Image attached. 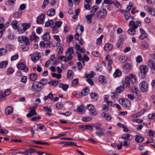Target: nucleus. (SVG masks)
Here are the masks:
<instances>
[{
	"label": "nucleus",
	"mask_w": 155,
	"mask_h": 155,
	"mask_svg": "<svg viewBox=\"0 0 155 155\" xmlns=\"http://www.w3.org/2000/svg\"><path fill=\"white\" fill-rule=\"evenodd\" d=\"M5 97L4 92L2 91H0V99H4Z\"/></svg>",
	"instance_id": "0e129e2a"
},
{
	"label": "nucleus",
	"mask_w": 155,
	"mask_h": 155,
	"mask_svg": "<svg viewBox=\"0 0 155 155\" xmlns=\"http://www.w3.org/2000/svg\"><path fill=\"white\" fill-rule=\"evenodd\" d=\"M90 95L92 99L94 101H97L98 98L97 94L95 92H91Z\"/></svg>",
	"instance_id": "412c9836"
},
{
	"label": "nucleus",
	"mask_w": 155,
	"mask_h": 155,
	"mask_svg": "<svg viewBox=\"0 0 155 155\" xmlns=\"http://www.w3.org/2000/svg\"><path fill=\"white\" fill-rule=\"evenodd\" d=\"M113 48L112 45L110 44H106L105 45L104 49L105 51H110Z\"/></svg>",
	"instance_id": "c85d7f7f"
},
{
	"label": "nucleus",
	"mask_w": 155,
	"mask_h": 155,
	"mask_svg": "<svg viewBox=\"0 0 155 155\" xmlns=\"http://www.w3.org/2000/svg\"><path fill=\"white\" fill-rule=\"evenodd\" d=\"M91 3H87L86 4L85 3L84 7L86 10H89L91 9Z\"/></svg>",
	"instance_id": "13d9d810"
},
{
	"label": "nucleus",
	"mask_w": 155,
	"mask_h": 155,
	"mask_svg": "<svg viewBox=\"0 0 155 155\" xmlns=\"http://www.w3.org/2000/svg\"><path fill=\"white\" fill-rule=\"evenodd\" d=\"M119 103L125 107H129L131 106L130 101L127 99H120L119 100Z\"/></svg>",
	"instance_id": "39448f33"
},
{
	"label": "nucleus",
	"mask_w": 155,
	"mask_h": 155,
	"mask_svg": "<svg viewBox=\"0 0 155 155\" xmlns=\"http://www.w3.org/2000/svg\"><path fill=\"white\" fill-rule=\"evenodd\" d=\"M30 41H34L35 42H38L39 40V38L36 35L35 32H33L32 35L29 36Z\"/></svg>",
	"instance_id": "2eb2a0df"
},
{
	"label": "nucleus",
	"mask_w": 155,
	"mask_h": 155,
	"mask_svg": "<svg viewBox=\"0 0 155 155\" xmlns=\"http://www.w3.org/2000/svg\"><path fill=\"white\" fill-rule=\"evenodd\" d=\"M80 127L81 128H84L88 130H91L93 129L92 126L91 125H81L80 126Z\"/></svg>",
	"instance_id": "37998d69"
},
{
	"label": "nucleus",
	"mask_w": 155,
	"mask_h": 155,
	"mask_svg": "<svg viewBox=\"0 0 155 155\" xmlns=\"http://www.w3.org/2000/svg\"><path fill=\"white\" fill-rule=\"evenodd\" d=\"M111 97L114 100H116L118 98V95L115 92H112L111 93Z\"/></svg>",
	"instance_id": "a19ab883"
},
{
	"label": "nucleus",
	"mask_w": 155,
	"mask_h": 155,
	"mask_svg": "<svg viewBox=\"0 0 155 155\" xmlns=\"http://www.w3.org/2000/svg\"><path fill=\"white\" fill-rule=\"evenodd\" d=\"M47 83V82L43 83L41 81H35L32 84V88L34 91H40L44 88V86Z\"/></svg>",
	"instance_id": "7ed1b4c3"
},
{
	"label": "nucleus",
	"mask_w": 155,
	"mask_h": 155,
	"mask_svg": "<svg viewBox=\"0 0 155 155\" xmlns=\"http://www.w3.org/2000/svg\"><path fill=\"white\" fill-rule=\"evenodd\" d=\"M95 75V73L93 71H91L90 74L85 75V78L90 79L91 78H92Z\"/></svg>",
	"instance_id": "c9c22d12"
},
{
	"label": "nucleus",
	"mask_w": 155,
	"mask_h": 155,
	"mask_svg": "<svg viewBox=\"0 0 155 155\" xmlns=\"http://www.w3.org/2000/svg\"><path fill=\"white\" fill-rule=\"evenodd\" d=\"M17 67L19 69L23 70L25 72H26L28 71V68L23 63H21L18 64Z\"/></svg>",
	"instance_id": "4468645a"
},
{
	"label": "nucleus",
	"mask_w": 155,
	"mask_h": 155,
	"mask_svg": "<svg viewBox=\"0 0 155 155\" xmlns=\"http://www.w3.org/2000/svg\"><path fill=\"white\" fill-rule=\"evenodd\" d=\"M95 133L96 135L99 137H101V136H104L105 135V133L101 131L99 132L96 131Z\"/></svg>",
	"instance_id": "680f3d73"
},
{
	"label": "nucleus",
	"mask_w": 155,
	"mask_h": 155,
	"mask_svg": "<svg viewBox=\"0 0 155 155\" xmlns=\"http://www.w3.org/2000/svg\"><path fill=\"white\" fill-rule=\"evenodd\" d=\"M54 25L53 20H50L49 21H47L45 23V26L46 27L51 26L53 29V27L54 26Z\"/></svg>",
	"instance_id": "2f4dec72"
},
{
	"label": "nucleus",
	"mask_w": 155,
	"mask_h": 155,
	"mask_svg": "<svg viewBox=\"0 0 155 155\" xmlns=\"http://www.w3.org/2000/svg\"><path fill=\"white\" fill-rule=\"evenodd\" d=\"M5 112L6 114H10L13 112V109L11 106H8L5 109Z\"/></svg>",
	"instance_id": "ea45409f"
},
{
	"label": "nucleus",
	"mask_w": 155,
	"mask_h": 155,
	"mask_svg": "<svg viewBox=\"0 0 155 155\" xmlns=\"http://www.w3.org/2000/svg\"><path fill=\"white\" fill-rule=\"evenodd\" d=\"M141 25V22L139 21H136L135 22L133 20L131 21L129 23L130 28L127 30V33L130 35H134L136 34L135 29L138 26H140Z\"/></svg>",
	"instance_id": "f257e3e1"
},
{
	"label": "nucleus",
	"mask_w": 155,
	"mask_h": 155,
	"mask_svg": "<svg viewBox=\"0 0 155 155\" xmlns=\"http://www.w3.org/2000/svg\"><path fill=\"white\" fill-rule=\"evenodd\" d=\"M140 31L141 33V35H140L139 37V38L140 39L143 40L147 37V34L142 28H140Z\"/></svg>",
	"instance_id": "dca6fc26"
},
{
	"label": "nucleus",
	"mask_w": 155,
	"mask_h": 155,
	"mask_svg": "<svg viewBox=\"0 0 155 155\" xmlns=\"http://www.w3.org/2000/svg\"><path fill=\"white\" fill-rule=\"evenodd\" d=\"M98 8V6H94L91 8V12L92 13H93V14H94L97 11Z\"/></svg>",
	"instance_id": "09e8293b"
},
{
	"label": "nucleus",
	"mask_w": 155,
	"mask_h": 155,
	"mask_svg": "<svg viewBox=\"0 0 155 155\" xmlns=\"http://www.w3.org/2000/svg\"><path fill=\"white\" fill-rule=\"evenodd\" d=\"M155 134V131L153 130H148L147 132V134L150 137H153Z\"/></svg>",
	"instance_id": "5fc2aeb1"
},
{
	"label": "nucleus",
	"mask_w": 155,
	"mask_h": 155,
	"mask_svg": "<svg viewBox=\"0 0 155 155\" xmlns=\"http://www.w3.org/2000/svg\"><path fill=\"white\" fill-rule=\"evenodd\" d=\"M55 54H53L51 56L50 58V60L53 61L52 63L54 64H55L57 63L56 61V59L55 58Z\"/></svg>",
	"instance_id": "8fccbe9b"
},
{
	"label": "nucleus",
	"mask_w": 155,
	"mask_h": 155,
	"mask_svg": "<svg viewBox=\"0 0 155 155\" xmlns=\"http://www.w3.org/2000/svg\"><path fill=\"white\" fill-rule=\"evenodd\" d=\"M107 13V12L106 9L103 8V11H98L96 13V15L97 17L99 18L102 19L105 18V15Z\"/></svg>",
	"instance_id": "9d476101"
},
{
	"label": "nucleus",
	"mask_w": 155,
	"mask_h": 155,
	"mask_svg": "<svg viewBox=\"0 0 155 155\" xmlns=\"http://www.w3.org/2000/svg\"><path fill=\"white\" fill-rule=\"evenodd\" d=\"M55 13V10L54 8H51L49 9L47 12V14L49 16L54 15Z\"/></svg>",
	"instance_id": "a878e982"
},
{
	"label": "nucleus",
	"mask_w": 155,
	"mask_h": 155,
	"mask_svg": "<svg viewBox=\"0 0 155 155\" xmlns=\"http://www.w3.org/2000/svg\"><path fill=\"white\" fill-rule=\"evenodd\" d=\"M78 79L75 78L73 80L72 82V86H75L77 85L78 82Z\"/></svg>",
	"instance_id": "052dcab7"
},
{
	"label": "nucleus",
	"mask_w": 155,
	"mask_h": 155,
	"mask_svg": "<svg viewBox=\"0 0 155 155\" xmlns=\"http://www.w3.org/2000/svg\"><path fill=\"white\" fill-rule=\"evenodd\" d=\"M99 81L102 83H105L107 81L105 79V78L102 76H101L99 78Z\"/></svg>",
	"instance_id": "79ce46f5"
},
{
	"label": "nucleus",
	"mask_w": 155,
	"mask_h": 155,
	"mask_svg": "<svg viewBox=\"0 0 155 155\" xmlns=\"http://www.w3.org/2000/svg\"><path fill=\"white\" fill-rule=\"evenodd\" d=\"M88 88L87 87H85L83 89L81 92V94L82 96L86 95L88 94V92L87 91Z\"/></svg>",
	"instance_id": "49530a36"
},
{
	"label": "nucleus",
	"mask_w": 155,
	"mask_h": 155,
	"mask_svg": "<svg viewBox=\"0 0 155 155\" xmlns=\"http://www.w3.org/2000/svg\"><path fill=\"white\" fill-rule=\"evenodd\" d=\"M102 115L103 118L106 120H110L112 119V117L110 114L108 113H103Z\"/></svg>",
	"instance_id": "4be33fe9"
},
{
	"label": "nucleus",
	"mask_w": 155,
	"mask_h": 155,
	"mask_svg": "<svg viewBox=\"0 0 155 155\" xmlns=\"http://www.w3.org/2000/svg\"><path fill=\"white\" fill-rule=\"evenodd\" d=\"M92 119V118L91 117H83L82 118V121L84 122H87L91 120Z\"/></svg>",
	"instance_id": "69168bd1"
},
{
	"label": "nucleus",
	"mask_w": 155,
	"mask_h": 155,
	"mask_svg": "<svg viewBox=\"0 0 155 155\" xmlns=\"http://www.w3.org/2000/svg\"><path fill=\"white\" fill-rule=\"evenodd\" d=\"M94 15V14H91L87 15L86 16V18L87 19V22L88 23H91L92 22V18Z\"/></svg>",
	"instance_id": "cd10ccee"
},
{
	"label": "nucleus",
	"mask_w": 155,
	"mask_h": 155,
	"mask_svg": "<svg viewBox=\"0 0 155 155\" xmlns=\"http://www.w3.org/2000/svg\"><path fill=\"white\" fill-rule=\"evenodd\" d=\"M122 145L124 147H127L130 144V142L128 140H126L122 142Z\"/></svg>",
	"instance_id": "603ef678"
},
{
	"label": "nucleus",
	"mask_w": 155,
	"mask_h": 155,
	"mask_svg": "<svg viewBox=\"0 0 155 155\" xmlns=\"http://www.w3.org/2000/svg\"><path fill=\"white\" fill-rule=\"evenodd\" d=\"M87 108L90 111L89 113L91 115H95L96 114L95 113L96 110L94 107L91 104L87 105Z\"/></svg>",
	"instance_id": "f8f14e48"
},
{
	"label": "nucleus",
	"mask_w": 155,
	"mask_h": 155,
	"mask_svg": "<svg viewBox=\"0 0 155 155\" xmlns=\"http://www.w3.org/2000/svg\"><path fill=\"white\" fill-rule=\"evenodd\" d=\"M8 61H2L0 63V68H5L7 65Z\"/></svg>",
	"instance_id": "473e14b6"
},
{
	"label": "nucleus",
	"mask_w": 155,
	"mask_h": 155,
	"mask_svg": "<svg viewBox=\"0 0 155 155\" xmlns=\"http://www.w3.org/2000/svg\"><path fill=\"white\" fill-rule=\"evenodd\" d=\"M124 86H120L117 87L116 89V92L118 93H121L124 90Z\"/></svg>",
	"instance_id": "c756f323"
},
{
	"label": "nucleus",
	"mask_w": 155,
	"mask_h": 155,
	"mask_svg": "<svg viewBox=\"0 0 155 155\" xmlns=\"http://www.w3.org/2000/svg\"><path fill=\"white\" fill-rule=\"evenodd\" d=\"M130 78L129 76H127L126 77L125 79V84H124V86L127 87H130V81L131 79H134L135 80V78L134 77V75L133 74H130Z\"/></svg>",
	"instance_id": "1a4fd4ad"
},
{
	"label": "nucleus",
	"mask_w": 155,
	"mask_h": 155,
	"mask_svg": "<svg viewBox=\"0 0 155 155\" xmlns=\"http://www.w3.org/2000/svg\"><path fill=\"white\" fill-rule=\"evenodd\" d=\"M123 68L124 69L129 70L131 68V64L130 63H126L123 65Z\"/></svg>",
	"instance_id": "c03bdc74"
},
{
	"label": "nucleus",
	"mask_w": 155,
	"mask_h": 155,
	"mask_svg": "<svg viewBox=\"0 0 155 155\" xmlns=\"http://www.w3.org/2000/svg\"><path fill=\"white\" fill-rule=\"evenodd\" d=\"M18 41L21 43H24L25 45H30V42L29 38L26 36H21L18 38Z\"/></svg>",
	"instance_id": "6e6552de"
},
{
	"label": "nucleus",
	"mask_w": 155,
	"mask_h": 155,
	"mask_svg": "<svg viewBox=\"0 0 155 155\" xmlns=\"http://www.w3.org/2000/svg\"><path fill=\"white\" fill-rule=\"evenodd\" d=\"M149 67L155 71V62L151 59H150L147 62Z\"/></svg>",
	"instance_id": "6ab92c4d"
},
{
	"label": "nucleus",
	"mask_w": 155,
	"mask_h": 155,
	"mask_svg": "<svg viewBox=\"0 0 155 155\" xmlns=\"http://www.w3.org/2000/svg\"><path fill=\"white\" fill-rule=\"evenodd\" d=\"M49 0H44L43 4L42 5V9H44L46 6L48 4Z\"/></svg>",
	"instance_id": "bf43d9fd"
},
{
	"label": "nucleus",
	"mask_w": 155,
	"mask_h": 155,
	"mask_svg": "<svg viewBox=\"0 0 155 155\" xmlns=\"http://www.w3.org/2000/svg\"><path fill=\"white\" fill-rule=\"evenodd\" d=\"M144 8L150 14L151 13H152L153 11H152L151 8L150 6H149L148 5H145L144 6Z\"/></svg>",
	"instance_id": "6e6d98bb"
},
{
	"label": "nucleus",
	"mask_w": 155,
	"mask_h": 155,
	"mask_svg": "<svg viewBox=\"0 0 155 155\" xmlns=\"http://www.w3.org/2000/svg\"><path fill=\"white\" fill-rule=\"evenodd\" d=\"M62 22L61 21H58L54 23L53 22L54 27H53V29L51 31L53 33H57L58 32V27H60L61 26Z\"/></svg>",
	"instance_id": "423d86ee"
},
{
	"label": "nucleus",
	"mask_w": 155,
	"mask_h": 155,
	"mask_svg": "<svg viewBox=\"0 0 155 155\" xmlns=\"http://www.w3.org/2000/svg\"><path fill=\"white\" fill-rule=\"evenodd\" d=\"M140 88L142 92H147L148 90V84L145 81L141 82L140 84Z\"/></svg>",
	"instance_id": "0eeeda50"
},
{
	"label": "nucleus",
	"mask_w": 155,
	"mask_h": 155,
	"mask_svg": "<svg viewBox=\"0 0 155 155\" xmlns=\"http://www.w3.org/2000/svg\"><path fill=\"white\" fill-rule=\"evenodd\" d=\"M121 74L122 73L121 71L118 69H117L114 74V75L115 77H116L120 76Z\"/></svg>",
	"instance_id": "58836bf2"
},
{
	"label": "nucleus",
	"mask_w": 155,
	"mask_h": 155,
	"mask_svg": "<svg viewBox=\"0 0 155 155\" xmlns=\"http://www.w3.org/2000/svg\"><path fill=\"white\" fill-rule=\"evenodd\" d=\"M135 137V140L138 142L141 143L144 139V138L139 135H136Z\"/></svg>",
	"instance_id": "7c9ffc66"
},
{
	"label": "nucleus",
	"mask_w": 155,
	"mask_h": 155,
	"mask_svg": "<svg viewBox=\"0 0 155 155\" xmlns=\"http://www.w3.org/2000/svg\"><path fill=\"white\" fill-rule=\"evenodd\" d=\"M7 52V50L4 48H1L0 49V56L5 55Z\"/></svg>",
	"instance_id": "a18cd8bd"
},
{
	"label": "nucleus",
	"mask_w": 155,
	"mask_h": 155,
	"mask_svg": "<svg viewBox=\"0 0 155 155\" xmlns=\"http://www.w3.org/2000/svg\"><path fill=\"white\" fill-rule=\"evenodd\" d=\"M43 39L45 41H47L50 39V36L49 33L46 32L43 36Z\"/></svg>",
	"instance_id": "5701e85b"
},
{
	"label": "nucleus",
	"mask_w": 155,
	"mask_h": 155,
	"mask_svg": "<svg viewBox=\"0 0 155 155\" xmlns=\"http://www.w3.org/2000/svg\"><path fill=\"white\" fill-rule=\"evenodd\" d=\"M73 76L72 72L71 70H69L67 73V78H70L71 77H72V76Z\"/></svg>",
	"instance_id": "338daca9"
},
{
	"label": "nucleus",
	"mask_w": 155,
	"mask_h": 155,
	"mask_svg": "<svg viewBox=\"0 0 155 155\" xmlns=\"http://www.w3.org/2000/svg\"><path fill=\"white\" fill-rule=\"evenodd\" d=\"M31 24L30 23H24L22 25L23 29H18V32L21 33H23L24 32L26 31L27 29L29 28L31 26Z\"/></svg>",
	"instance_id": "9b49d317"
},
{
	"label": "nucleus",
	"mask_w": 155,
	"mask_h": 155,
	"mask_svg": "<svg viewBox=\"0 0 155 155\" xmlns=\"http://www.w3.org/2000/svg\"><path fill=\"white\" fill-rule=\"evenodd\" d=\"M29 77L31 80L35 81L37 79L38 75L36 73H33L30 74Z\"/></svg>",
	"instance_id": "393cba45"
},
{
	"label": "nucleus",
	"mask_w": 155,
	"mask_h": 155,
	"mask_svg": "<svg viewBox=\"0 0 155 155\" xmlns=\"http://www.w3.org/2000/svg\"><path fill=\"white\" fill-rule=\"evenodd\" d=\"M21 11H18L16 12L15 13L13 17L14 18H20L21 15Z\"/></svg>",
	"instance_id": "4c0bfd02"
},
{
	"label": "nucleus",
	"mask_w": 155,
	"mask_h": 155,
	"mask_svg": "<svg viewBox=\"0 0 155 155\" xmlns=\"http://www.w3.org/2000/svg\"><path fill=\"white\" fill-rule=\"evenodd\" d=\"M140 72L139 73V75L141 78H144L145 77V75L148 70V68L146 65H141L140 67Z\"/></svg>",
	"instance_id": "20e7f679"
},
{
	"label": "nucleus",
	"mask_w": 155,
	"mask_h": 155,
	"mask_svg": "<svg viewBox=\"0 0 155 155\" xmlns=\"http://www.w3.org/2000/svg\"><path fill=\"white\" fill-rule=\"evenodd\" d=\"M136 61L137 62L140 63L142 61V58L140 55L137 56L136 58Z\"/></svg>",
	"instance_id": "774afa93"
},
{
	"label": "nucleus",
	"mask_w": 155,
	"mask_h": 155,
	"mask_svg": "<svg viewBox=\"0 0 155 155\" xmlns=\"http://www.w3.org/2000/svg\"><path fill=\"white\" fill-rule=\"evenodd\" d=\"M52 76L53 77H56L57 78L59 79L61 78V75L60 74H57L55 73L52 74Z\"/></svg>",
	"instance_id": "864d4df0"
},
{
	"label": "nucleus",
	"mask_w": 155,
	"mask_h": 155,
	"mask_svg": "<svg viewBox=\"0 0 155 155\" xmlns=\"http://www.w3.org/2000/svg\"><path fill=\"white\" fill-rule=\"evenodd\" d=\"M74 53V50L72 48H68L67 51L65 53V55L67 56H62L60 57V60L61 61L66 62L71 60L73 58L72 54Z\"/></svg>",
	"instance_id": "f03ea898"
},
{
	"label": "nucleus",
	"mask_w": 155,
	"mask_h": 155,
	"mask_svg": "<svg viewBox=\"0 0 155 155\" xmlns=\"http://www.w3.org/2000/svg\"><path fill=\"white\" fill-rule=\"evenodd\" d=\"M18 21H17L15 20L13 21L12 22V25L13 28L14 29H16L17 28V24Z\"/></svg>",
	"instance_id": "4d7b16f0"
},
{
	"label": "nucleus",
	"mask_w": 155,
	"mask_h": 155,
	"mask_svg": "<svg viewBox=\"0 0 155 155\" xmlns=\"http://www.w3.org/2000/svg\"><path fill=\"white\" fill-rule=\"evenodd\" d=\"M104 37L103 35H101L100 37L97 39L96 41V44L98 45H100L102 42V39Z\"/></svg>",
	"instance_id": "3c124183"
},
{
	"label": "nucleus",
	"mask_w": 155,
	"mask_h": 155,
	"mask_svg": "<svg viewBox=\"0 0 155 155\" xmlns=\"http://www.w3.org/2000/svg\"><path fill=\"white\" fill-rule=\"evenodd\" d=\"M19 56L18 54H15V55H13L11 58V61H14L18 59V58Z\"/></svg>",
	"instance_id": "e2e57ef3"
},
{
	"label": "nucleus",
	"mask_w": 155,
	"mask_h": 155,
	"mask_svg": "<svg viewBox=\"0 0 155 155\" xmlns=\"http://www.w3.org/2000/svg\"><path fill=\"white\" fill-rule=\"evenodd\" d=\"M140 47L141 49L143 50L149 49V45L147 43L141 44L140 46Z\"/></svg>",
	"instance_id": "b1692460"
},
{
	"label": "nucleus",
	"mask_w": 155,
	"mask_h": 155,
	"mask_svg": "<svg viewBox=\"0 0 155 155\" xmlns=\"http://www.w3.org/2000/svg\"><path fill=\"white\" fill-rule=\"evenodd\" d=\"M29 45L22 44L21 45V49L23 51H27L29 49V47L28 46Z\"/></svg>",
	"instance_id": "de8ad7c7"
},
{
	"label": "nucleus",
	"mask_w": 155,
	"mask_h": 155,
	"mask_svg": "<svg viewBox=\"0 0 155 155\" xmlns=\"http://www.w3.org/2000/svg\"><path fill=\"white\" fill-rule=\"evenodd\" d=\"M40 57L39 53L36 52L32 54L31 57V60L33 62H36V61L38 60Z\"/></svg>",
	"instance_id": "ddd939ff"
},
{
	"label": "nucleus",
	"mask_w": 155,
	"mask_h": 155,
	"mask_svg": "<svg viewBox=\"0 0 155 155\" xmlns=\"http://www.w3.org/2000/svg\"><path fill=\"white\" fill-rule=\"evenodd\" d=\"M101 125L102 124H101L96 123L94 127L96 130L100 131H103V129L101 127Z\"/></svg>",
	"instance_id": "bb28decb"
},
{
	"label": "nucleus",
	"mask_w": 155,
	"mask_h": 155,
	"mask_svg": "<svg viewBox=\"0 0 155 155\" xmlns=\"http://www.w3.org/2000/svg\"><path fill=\"white\" fill-rule=\"evenodd\" d=\"M127 36L125 35H121L120 36V38L119 40V41L120 43L123 42L124 41L127 39Z\"/></svg>",
	"instance_id": "f704fd0d"
},
{
	"label": "nucleus",
	"mask_w": 155,
	"mask_h": 155,
	"mask_svg": "<svg viewBox=\"0 0 155 155\" xmlns=\"http://www.w3.org/2000/svg\"><path fill=\"white\" fill-rule=\"evenodd\" d=\"M133 138V136L130 134L126 133L123 134L122 136V139L126 140H131Z\"/></svg>",
	"instance_id": "a211bd4d"
},
{
	"label": "nucleus",
	"mask_w": 155,
	"mask_h": 155,
	"mask_svg": "<svg viewBox=\"0 0 155 155\" xmlns=\"http://www.w3.org/2000/svg\"><path fill=\"white\" fill-rule=\"evenodd\" d=\"M76 112H77L83 114L84 112V110L83 108V106L81 105L77 107L76 109Z\"/></svg>",
	"instance_id": "72a5a7b5"
},
{
	"label": "nucleus",
	"mask_w": 155,
	"mask_h": 155,
	"mask_svg": "<svg viewBox=\"0 0 155 155\" xmlns=\"http://www.w3.org/2000/svg\"><path fill=\"white\" fill-rule=\"evenodd\" d=\"M45 18V15L43 14H41L37 18V22L38 24H42L44 22Z\"/></svg>",
	"instance_id": "aec40b11"
},
{
	"label": "nucleus",
	"mask_w": 155,
	"mask_h": 155,
	"mask_svg": "<svg viewBox=\"0 0 155 155\" xmlns=\"http://www.w3.org/2000/svg\"><path fill=\"white\" fill-rule=\"evenodd\" d=\"M59 87H62L64 91H66L68 88L69 86L67 84H64L63 83L60 84Z\"/></svg>",
	"instance_id": "e433bc0d"
},
{
	"label": "nucleus",
	"mask_w": 155,
	"mask_h": 155,
	"mask_svg": "<svg viewBox=\"0 0 155 155\" xmlns=\"http://www.w3.org/2000/svg\"><path fill=\"white\" fill-rule=\"evenodd\" d=\"M30 108L31 110L29 113L27 114V117L28 118L37 114V113L35 111V109L34 107H31Z\"/></svg>",
	"instance_id": "f3484780"
}]
</instances>
